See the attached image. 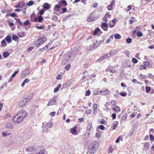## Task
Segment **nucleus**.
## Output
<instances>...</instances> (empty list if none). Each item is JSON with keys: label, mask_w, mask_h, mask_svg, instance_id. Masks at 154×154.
I'll return each mask as SVG.
<instances>
[{"label": "nucleus", "mask_w": 154, "mask_h": 154, "mask_svg": "<svg viewBox=\"0 0 154 154\" xmlns=\"http://www.w3.org/2000/svg\"><path fill=\"white\" fill-rule=\"evenodd\" d=\"M27 116V112L24 110L19 111L18 113L13 118L14 122L16 124L21 123L24 119Z\"/></svg>", "instance_id": "nucleus-1"}, {"label": "nucleus", "mask_w": 154, "mask_h": 154, "mask_svg": "<svg viewBox=\"0 0 154 154\" xmlns=\"http://www.w3.org/2000/svg\"><path fill=\"white\" fill-rule=\"evenodd\" d=\"M97 146L98 145L96 143H91L88 148V152L91 154L94 153L98 149Z\"/></svg>", "instance_id": "nucleus-2"}, {"label": "nucleus", "mask_w": 154, "mask_h": 154, "mask_svg": "<svg viewBox=\"0 0 154 154\" xmlns=\"http://www.w3.org/2000/svg\"><path fill=\"white\" fill-rule=\"evenodd\" d=\"M46 39V38L45 37L39 38L34 41L33 42V45L38 47L43 44Z\"/></svg>", "instance_id": "nucleus-3"}, {"label": "nucleus", "mask_w": 154, "mask_h": 154, "mask_svg": "<svg viewBox=\"0 0 154 154\" xmlns=\"http://www.w3.org/2000/svg\"><path fill=\"white\" fill-rule=\"evenodd\" d=\"M28 101L26 99L24 98L22 99L20 101L19 103L20 106L21 107H24L28 103Z\"/></svg>", "instance_id": "nucleus-4"}, {"label": "nucleus", "mask_w": 154, "mask_h": 154, "mask_svg": "<svg viewBox=\"0 0 154 154\" xmlns=\"http://www.w3.org/2000/svg\"><path fill=\"white\" fill-rule=\"evenodd\" d=\"M53 125V124L51 122H49L43 128V131L45 132H47L48 128H51Z\"/></svg>", "instance_id": "nucleus-5"}, {"label": "nucleus", "mask_w": 154, "mask_h": 154, "mask_svg": "<svg viewBox=\"0 0 154 154\" xmlns=\"http://www.w3.org/2000/svg\"><path fill=\"white\" fill-rule=\"evenodd\" d=\"M56 99L55 98H53L51 99L49 101L48 103L47 106H50L52 105H54L55 104Z\"/></svg>", "instance_id": "nucleus-6"}, {"label": "nucleus", "mask_w": 154, "mask_h": 154, "mask_svg": "<svg viewBox=\"0 0 154 154\" xmlns=\"http://www.w3.org/2000/svg\"><path fill=\"white\" fill-rule=\"evenodd\" d=\"M76 127H75L73 128H72L70 129V131L71 133L73 135H76L77 134L76 131Z\"/></svg>", "instance_id": "nucleus-7"}, {"label": "nucleus", "mask_w": 154, "mask_h": 154, "mask_svg": "<svg viewBox=\"0 0 154 154\" xmlns=\"http://www.w3.org/2000/svg\"><path fill=\"white\" fill-rule=\"evenodd\" d=\"M102 33V32L99 28H97L94 32V35H96L97 34H100Z\"/></svg>", "instance_id": "nucleus-8"}, {"label": "nucleus", "mask_w": 154, "mask_h": 154, "mask_svg": "<svg viewBox=\"0 0 154 154\" xmlns=\"http://www.w3.org/2000/svg\"><path fill=\"white\" fill-rule=\"evenodd\" d=\"M23 6H20V3H18L17 4V5H16L15 7L16 8H18V7H20L21 8H24V10H26V6L25 4L24 3H23Z\"/></svg>", "instance_id": "nucleus-9"}, {"label": "nucleus", "mask_w": 154, "mask_h": 154, "mask_svg": "<svg viewBox=\"0 0 154 154\" xmlns=\"http://www.w3.org/2000/svg\"><path fill=\"white\" fill-rule=\"evenodd\" d=\"M13 128L12 124L11 123L8 122L5 127L6 129H11Z\"/></svg>", "instance_id": "nucleus-10"}, {"label": "nucleus", "mask_w": 154, "mask_h": 154, "mask_svg": "<svg viewBox=\"0 0 154 154\" xmlns=\"http://www.w3.org/2000/svg\"><path fill=\"white\" fill-rule=\"evenodd\" d=\"M2 134L3 136L6 137L10 135L11 134L10 132L4 131L2 132Z\"/></svg>", "instance_id": "nucleus-11"}, {"label": "nucleus", "mask_w": 154, "mask_h": 154, "mask_svg": "<svg viewBox=\"0 0 154 154\" xmlns=\"http://www.w3.org/2000/svg\"><path fill=\"white\" fill-rule=\"evenodd\" d=\"M118 124V122L117 121L114 122L112 125V128L113 129L115 130Z\"/></svg>", "instance_id": "nucleus-12"}, {"label": "nucleus", "mask_w": 154, "mask_h": 154, "mask_svg": "<svg viewBox=\"0 0 154 154\" xmlns=\"http://www.w3.org/2000/svg\"><path fill=\"white\" fill-rule=\"evenodd\" d=\"M100 44V43H98L97 41L96 40H94L93 41V45L94 46V47L95 48H97Z\"/></svg>", "instance_id": "nucleus-13"}, {"label": "nucleus", "mask_w": 154, "mask_h": 154, "mask_svg": "<svg viewBox=\"0 0 154 154\" xmlns=\"http://www.w3.org/2000/svg\"><path fill=\"white\" fill-rule=\"evenodd\" d=\"M35 149L34 146H29L27 147L26 150L27 151H32Z\"/></svg>", "instance_id": "nucleus-14"}, {"label": "nucleus", "mask_w": 154, "mask_h": 154, "mask_svg": "<svg viewBox=\"0 0 154 154\" xmlns=\"http://www.w3.org/2000/svg\"><path fill=\"white\" fill-rule=\"evenodd\" d=\"M112 109L117 113L119 112L120 111V109L117 106H116L114 108H113Z\"/></svg>", "instance_id": "nucleus-15"}, {"label": "nucleus", "mask_w": 154, "mask_h": 154, "mask_svg": "<svg viewBox=\"0 0 154 154\" xmlns=\"http://www.w3.org/2000/svg\"><path fill=\"white\" fill-rule=\"evenodd\" d=\"M117 52V51L116 50H114L111 51L110 52H109V55H110V56H112L114 55L115 54H116Z\"/></svg>", "instance_id": "nucleus-16"}, {"label": "nucleus", "mask_w": 154, "mask_h": 154, "mask_svg": "<svg viewBox=\"0 0 154 154\" xmlns=\"http://www.w3.org/2000/svg\"><path fill=\"white\" fill-rule=\"evenodd\" d=\"M144 64L145 66L149 67H150L152 66V64L150 63V62L149 61L144 62Z\"/></svg>", "instance_id": "nucleus-17"}, {"label": "nucleus", "mask_w": 154, "mask_h": 154, "mask_svg": "<svg viewBox=\"0 0 154 154\" xmlns=\"http://www.w3.org/2000/svg\"><path fill=\"white\" fill-rule=\"evenodd\" d=\"M100 92L101 93H103V94L106 95H109L110 94V92L108 90H106L104 91H100Z\"/></svg>", "instance_id": "nucleus-18"}, {"label": "nucleus", "mask_w": 154, "mask_h": 154, "mask_svg": "<svg viewBox=\"0 0 154 154\" xmlns=\"http://www.w3.org/2000/svg\"><path fill=\"white\" fill-rule=\"evenodd\" d=\"M110 57H111V56L109 55V53H108L104 54L103 57L101 58L100 59L102 60H103L104 58H106Z\"/></svg>", "instance_id": "nucleus-19"}, {"label": "nucleus", "mask_w": 154, "mask_h": 154, "mask_svg": "<svg viewBox=\"0 0 154 154\" xmlns=\"http://www.w3.org/2000/svg\"><path fill=\"white\" fill-rule=\"evenodd\" d=\"M61 86L60 84H59L58 86L54 90V93H56L58 91Z\"/></svg>", "instance_id": "nucleus-20"}, {"label": "nucleus", "mask_w": 154, "mask_h": 154, "mask_svg": "<svg viewBox=\"0 0 154 154\" xmlns=\"http://www.w3.org/2000/svg\"><path fill=\"white\" fill-rule=\"evenodd\" d=\"M33 97V95L32 94H31L27 97L24 98L25 99H26V100L28 101V102L30 100H31Z\"/></svg>", "instance_id": "nucleus-21"}, {"label": "nucleus", "mask_w": 154, "mask_h": 154, "mask_svg": "<svg viewBox=\"0 0 154 154\" xmlns=\"http://www.w3.org/2000/svg\"><path fill=\"white\" fill-rule=\"evenodd\" d=\"M49 5L47 3H45L43 4V8H44L48 10L49 9Z\"/></svg>", "instance_id": "nucleus-22"}, {"label": "nucleus", "mask_w": 154, "mask_h": 154, "mask_svg": "<svg viewBox=\"0 0 154 154\" xmlns=\"http://www.w3.org/2000/svg\"><path fill=\"white\" fill-rule=\"evenodd\" d=\"M114 36L115 39H119L121 38V35L118 33H116L115 34Z\"/></svg>", "instance_id": "nucleus-23"}, {"label": "nucleus", "mask_w": 154, "mask_h": 154, "mask_svg": "<svg viewBox=\"0 0 154 154\" xmlns=\"http://www.w3.org/2000/svg\"><path fill=\"white\" fill-rule=\"evenodd\" d=\"M29 81V80L28 79H26L21 84V86H23L26 83L28 82Z\"/></svg>", "instance_id": "nucleus-24"}, {"label": "nucleus", "mask_w": 154, "mask_h": 154, "mask_svg": "<svg viewBox=\"0 0 154 154\" xmlns=\"http://www.w3.org/2000/svg\"><path fill=\"white\" fill-rule=\"evenodd\" d=\"M5 40L8 43H10L11 42V37L9 36H7V37H6L5 38Z\"/></svg>", "instance_id": "nucleus-25"}, {"label": "nucleus", "mask_w": 154, "mask_h": 154, "mask_svg": "<svg viewBox=\"0 0 154 154\" xmlns=\"http://www.w3.org/2000/svg\"><path fill=\"white\" fill-rule=\"evenodd\" d=\"M60 7V5H55L54 8V11H59L58 8Z\"/></svg>", "instance_id": "nucleus-26"}, {"label": "nucleus", "mask_w": 154, "mask_h": 154, "mask_svg": "<svg viewBox=\"0 0 154 154\" xmlns=\"http://www.w3.org/2000/svg\"><path fill=\"white\" fill-rule=\"evenodd\" d=\"M46 152V151L45 149H42L38 153H36V154H45Z\"/></svg>", "instance_id": "nucleus-27"}, {"label": "nucleus", "mask_w": 154, "mask_h": 154, "mask_svg": "<svg viewBox=\"0 0 154 154\" xmlns=\"http://www.w3.org/2000/svg\"><path fill=\"white\" fill-rule=\"evenodd\" d=\"M149 143H145L143 145V147L145 149H148L149 147Z\"/></svg>", "instance_id": "nucleus-28"}, {"label": "nucleus", "mask_w": 154, "mask_h": 154, "mask_svg": "<svg viewBox=\"0 0 154 154\" xmlns=\"http://www.w3.org/2000/svg\"><path fill=\"white\" fill-rule=\"evenodd\" d=\"M120 140H122V136H119L117 138V139L116 140V143H118Z\"/></svg>", "instance_id": "nucleus-29"}, {"label": "nucleus", "mask_w": 154, "mask_h": 154, "mask_svg": "<svg viewBox=\"0 0 154 154\" xmlns=\"http://www.w3.org/2000/svg\"><path fill=\"white\" fill-rule=\"evenodd\" d=\"M134 21V18L133 17H131L129 20V23L130 24H132L133 23V22Z\"/></svg>", "instance_id": "nucleus-30"}, {"label": "nucleus", "mask_w": 154, "mask_h": 154, "mask_svg": "<svg viewBox=\"0 0 154 154\" xmlns=\"http://www.w3.org/2000/svg\"><path fill=\"white\" fill-rule=\"evenodd\" d=\"M132 41V39L130 38H128L126 39V43L128 44H129L131 43Z\"/></svg>", "instance_id": "nucleus-31"}, {"label": "nucleus", "mask_w": 154, "mask_h": 154, "mask_svg": "<svg viewBox=\"0 0 154 154\" xmlns=\"http://www.w3.org/2000/svg\"><path fill=\"white\" fill-rule=\"evenodd\" d=\"M137 36L138 37H140L143 35L142 33L140 31H138L137 33Z\"/></svg>", "instance_id": "nucleus-32"}, {"label": "nucleus", "mask_w": 154, "mask_h": 154, "mask_svg": "<svg viewBox=\"0 0 154 154\" xmlns=\"http://www.w3.org/2000/svg\"><path fill=\"white\" fill-rule=\"evenodd\" d=\"M12 39L15 41H17L19 38L16 35H14L12 37Z\"/></svg>", "instance_id": "nucleus-33"}, {"label": "nucleus", "mask_w": 154, "mask_h": 154, "mask_svg": "<svg viewBox=\"0 0 154 154\" xmlns=\"http://www.w3.org/2000/svg\"><path fill=\"white\" fill-rule=\"evenodd\" d=\"M9 55V54L8 52H5L3 53V56L5 57H7L8 55Z\"/></svg>", "instance_id": "nucleus-34"}, {"label": "nucleus", "mask_w": 154, "mask_h": 154, "mask_svg": "<svg viewBox=\"0 0 154 154\" xmlns=\"http://www.w3.org/2000/svg\"><path fill=\"white\" fill-rule=\"evenodd\" d=\"M34 3V2L32 1H30L27 3V5L28 6L32 5Z\"/></svg>", "instance_id": "nucleus-35"}, {"label": "nucleus", "mask_w": 154, "mask_h": 154, "mask_svg": "<svg viewBox=\"0 0 154 154\" xmlns=\"http://www.w3.org/2000/svg\"><path fill=\"white\" fill-rule=\"evenodd\" d=\"M61 2V4L64 6H66L67 5V2L65 0H62Z\"/></svg>", "instance_id": "nucleus-36"}, {"label": "nucleus", "mask_w": 154, "mask_h": 154, "mask_svg": "<svg viewBox=\"0 0 154 154\" xmlns=\"http://www.w3.org/2000/svg\"><path fill=\"white\" fill-rule=\"evenodd\" d=\"M43 20V19L42 17L41 16H40L38 17V21L39 22H41Z\"/></svg>", "instance_id": "nucleus-37"}, {"label": "nucleus", "mask_w": 154, "mask_h": 154, "mask_svg": "<svg viewBox=\"0 0 154 154\" xmlns=\"http://www.w3.org/2000/svg\"><path fill=\"white\" fill-rule=\"evenodd\" d=\"M18 70L15 71L14 72L13 74L11 76V77H12V78H14V77L16 76V75L18 73Z\"/></svg>", "instance_id": "nucleus-38"}, {"label": "nucleus", "mask_w": 154, "mask_h": 154, "mask_svg": "<svg viewBox=\"0 0 154 154\" xmlns=\"http://www.w3.org/2000/svg\"><path fill=\"white\" fill-rule=\"evenodd\" d=\"M108 26V25L107 24L106 22V23H102V24L101 25V27H105V26Z\"/></svg>", "instance_id": "nucleus-39"}, {"label": "nucleus", "mask_w": 154, "mask_h": 154, "mask_svg": "<svg viewBox=\"0 0 154 154\" xmlns=\"http://www.w3.org/2000/svg\"><path fill=\"white\" fill-rule=\"evenodd\" d=\"M29 22L28 20H27L23 23V24L25 26H27L29 24Z\"/></svg>", "instance_id": "nucleus-40"}, {"label": "nucleus", "mask_w": 154, "mask_h": 154, "mask_svg": "<svg viewBox=\"0 0 154 154\" xmlns=\"http://www.w3.org/2000/svg\"><path fill=\"white\" fill-rule=\"evenodd\" d=\"M132 61L133 63H136L138 62V61L136 58H133L132 59Z\"/></svg>", "instance_id": "nucleus-41"}, {"label": "nucleus", "mask_w": 154, "mask_h": 154, "mask_svg": "<svg viewBox=\"0 0 154 154\" xmlns=\"http://www.w3.org/2000/svg\"><path fill=\"white\" fill-rule=\"evenodd\" d=\"M102 40H101L99 41L100 44H101L103 42L106 40L105 37L104 36H103L102 37Z\"/></svg>", "instance_id": "nucleus-42"}, {"label": "nucleus", "mask_w": 154, "mask_h": 154, "mask_svg": "<svg viewBox=\"0 0 154 154\" xmlns=\"http://www.w3.org/2000/svg\"><path fill=\"white\" fill-rule=\"evenodd\" d=\"M10 15L11 17H17L16 14L14 12L10 14Z\"/></svg>", "instance_id": "nucleus-43"}, {"label": "nucleus", "mask_w": 154, "mask_h": 154, "mask_svg": "<svg viewBox=\"0 0 154 154\" xmlns=\"http://www.w3.org/2000/svg\"><path fill=\"white\" fill-rule=\"evenodd\" d=\"M105 16L107 18H110L111 17V15L109 14V13H106Z\"/></svg>", "instance_id": "nucleus-44"}, {"label": "nucleus", "mask_w": 154, "mask_h": 154, "mask_svg": "<svg viewBox=\"0 0 154 154\" xmlns=\"http://www.w3.org/2000/svg\"><path fill=\"white\" fill-rule=\"evenodd\" d=\"M93 18L92 17H89L88 19H87V21L88 22H91L92 21H93Z\"/></svg>", "instance_id": "nucleus-45"}, {"label": "nucleus", "mask_w": 154, "mask_h": 154, "mask_svg": "<svg viewBox=\"0 0 154 154\" xmlns=\"http://www.w3.org/2000/svg\"><path fill=\"white\" fill-rule=\"evenodd\" d=\"M139 69H146V67L145 66H144L143 65H141L139 66Z\"/></svg>", "instance_id": "nucleus-46"}, {"label": "nucleus", "mask_w": 154, "mask_h": 154, "mask_svg": "<svg viewBox=\"0 0 154 154\" xmlns=\"http://www.w3.org/2000/svg\"><path fill=\"white\" fill-rule=\"evenodd\" d=\"M91 91L89 90L87 91L85 93V96H89L90 94Z\"/></svg>", "instance_id": "nucleus-47"}, {"label": "nucleus", "mask_w": 154, "mask_h": 154, "mask_svg": "<svg viewBox=\"0 0 154 154\" xmlns=\"http://www.w3.org/2000/svg\"><path fill=\"white\" fill-rule=\"evenodd\" d=\"M150 88L149 87L146 86V91L147 93L150 90Z\"/></svg>", "instance_id": "nucleus-48"}, {"label": "nucleus", "mask_w": 154, "mask_h": 154, "mask_svg": "<svg viewBox=\"0 0 154 154\" xmlns=\"http://www.w3.org/2000/svg\"><path fill=\"white\" fill-rule=\"evenodd\" d=\"M100 123L101 124L105 125L106 124V122L103 119H102L100 121Z\"/></svg>", "instance_id": "nucleus-49"}, {"label": "nucleus", "mask_w": 154, "mask_h": 154, "mask_svg": "<svg viewBox=\"0 0 154 154\" xmlns=\"http://www.w3.org/2000/svg\"><path fill=\"white\" fill-rule=\"evenodd\" d=\"M127 118V115L125 114L122 118L121 120H125Z\"/></svg>", "instance_id": "nucleus-50"}, {"label": "nucleus", "mask_w": 154, "mask_h": 154, "mask_svg": "<svg viewBox=\"0 0 154 154\" xmlns=\"http://www.w3.org/2000/svg\"><path fill=\"white\" fill-rule=\"evenodd\" d=\"M71 67V66L69 64L67 65L64 67V68L68 70L69 69L70 67Z\"/></svg>", "instance_id": "nucleus-51"}, {"label": "nucleus", "mask_w": 154, "mask_h": 154, "mask_svg": "<svg viewBox=\"0 0 154 154\" xmlns=\"http://www.w3.org/2000/svg\"><path fill=\"white\" fill-rule=\"evenodd\" d=\"M56 113L55 112H51L50 113V115L51 116H54L55 115Z\"/></svg>", "instance_id": "nucleus-52"}, {"label": "nucleus", "mask_w": 154, "mask_h": 154, "mask_svg": "<svg viewBox=\"0 0 154 154\" xmlns=\"http://www.w3.org/2000/svg\"><path fill=\"white\" fill-rule=\"evenodd\" d=\"M36 27L38 29H42L44 28V27L42 26H36Z\"/></svg>", "instance_id": "nucleus-53"}, {"label": "nucleus", "mask_w": 154, "mask_h": 154, "mask_svg": "<svg viewBox=\"0 0 154 154\" xmlns=\"http://www.w3.org/2000/svg\"><path fill=\"white\" fill-rule=\"evenodd\" d=\"M93 108L94 112L97 109V105L96 103H94L93 105Z\"/></svg>", "instance_id": "nucleus-54"}, {"label": "nucleus", "mask_w": 154, "mask_h": 154, "mask_svg": "<svg viewBox=\"0 0 154 154\" xmlns=\"http://www.w3.org/2000/svg\"><path fill=\"white\" fill-rule=\"evenodd\" d=\"M92 112V110L91 109H89L88 110L86 111V112L87 114H90Z\"/></svg>", "instance_id": "nucleus-55"}, {"label": "nucleus", "mask_w": 154, "mask_h": 154, "mask_svg": "<svg viewBox=\"0 0 154 154\" xmlns=\"http://www.w3.org/2000/svg\"><path fill=\"white\" fill-rule=\"evenodd\" d=\"M103 20L106 23H107L108 22V20L107 19V18L105 16L103 17Z\"/></svg>", "instance_id": "nucleus-56"}, {"label": "nucleus", "mask_w": 154, "mask_h": 154, "mask_svg": "<svg viewBox=\"0 0 154 154\" xmlns=\"http://www.w3.org/2000/svg\"><path fill=\"white\" fill-rule=\"evenodd\" d=\"M1 43L3 45H4L5 46H6V42L4 39L2 40V41Z\"/></svg>", "instance_id": "nucleus-57"}, {"label": "nucleus", "mask_w": 154, "mask_h": 154, "mask_svg": "<svg viewBox=\"0 0 154 154\" xmlns=\"http://www.w3.org/2000/svg\"><path fill=\"white\" fill-rule=\"evenodd\" d=\"M100 129L101 130H103L104 129V127L103 125H100L99 126Z\"/></svg>", "instance_id": "nucleus-58"}, {"label": "nucleus", "mask_w": 154, "mask_h": 154, "mask_svg": "<svg viewBox=\"0 0 154 154\" xmlns=\"http://www.w3.org/2000/svg\"><path fill=\"white\" fill-rule=\"evenodd\" d=\"M107 7L109 10H111L112 8V6L110 5L107 6Z\"/></svg>", "instance_id": "nucleus-59"}, {"label": "nucleus", "mask_w": 154, "mask_h": 154, "mask_svg": "<svg viewBox=\"0 0 154 154\" xmlns=\"http://www.w3.org/2000/svg\"><path fill=\"white\" fill-rule=\"evenodd\" d=\"M44 12V11L43 10H42L39 11V13L40 14L42 15H43Z\"/></svg>", "instance_id": "nucleus-60"}, {"label": "nucleus", "mask_w": 154, "mask_h": 154, "mask_svg": "<svg viewBox=\"0 0 154 154\" xmlns=\"http://www.w3.org/2000/svg\"><path fill=\"white\" fill-rule=\"evenodd\" d=\"M149 137H150V139L151 140H152V141L154 140V137L152 135L150 134V136H149Z\"/></svg>", "instance_id": "nucleus-61"}, {"label": "nucleus", "mask_w": 154, "mask_h": 154, "mask_svg": "<svg viewBox=\"0 0 154 154\" xmlns=\"http://www.w3.org/2000/svg\"><path fill=\"white\" fill-rule=\"evenodd\" d=\"M104 31H107L108 29V26L101 27Z\"/></svg>", "instance_id": "nucleus-62"}, {"label": "nucleus", "mask_w": 154, "mask_h": 154, "mask_svg": "<svg viewBox=\"0 0 154 154\" xmlns=\"http://www.w3.org/2000/svg\"><path fill=\"white\" fill-rule=\"evenodd\" d=\"M120 94L122 96L125 97L126 95V94L124 93L121 92L120 93Z\"/></svg>", "instance_id": "nucleus-63"}, {"label": "nucleus", "mask_w": 154, "mask_h": 154, "mask_svg": "<svg viewBox=\"0 0 154 154\" xmlns=\"http://www.w3.org/2000/svg\"><path fill=\"white\" fill-rule=\"evenodd\" d=\"M109 153H112V152L113 149L112 147H110L109 148Z\"/></svg>", "instance_id": "nucleus-64"}]
</instances>
